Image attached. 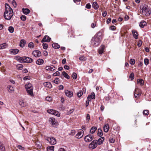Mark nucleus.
<instances>
[{"instance_id":"423d86ee","label":"nucleus","mask_w":151,"mask_h":151,"mask_svg":"<svg viewBox=\"0 0 151 151\" xmlns=\"http://www.w3.org/2000/svg\"><path fill=\"white\" fill-rule=\"evenodd\" d=\"M47 141L52 145H54L56 143V141L55 138L53 137H48L47 139Z\"/></svg>"},{"instance_id":"bf43d9fd","label":"nucleus","mask_w":151,"mask_h":151,"mask_svg":"<svg viewBox=\"0 0 151 151\" xmlns=\"http://www.w3.org/2000/svg\"><path fill=\"white\" fill-rule=\"evenodd\" d=\"M115 141V140L114 139H113V138H111V137L109 139V142H110L111 143H113Z\"/></svg>"},{"instance_id":"1a4fd4ad","label":"nucleus","mask_w":151,"mask_h":151,"mask_svg":"<svg viewBox=\"0 0 151 151\" xmlns=\"http://www.w3.org/2000/svg\"><path fill=\"white\" fill-rule=\"evenodd\" d=\"M141 91L140 89L138 88H136L135 89L134 92V96L135 98L137 97L138 96H139L141 95Z\"/></svg>"},{"instance_id":"cd10ccee","label":"nucleus","mask_w":151,"mask_h":151,"mask_svg":"<svg viewBox=\"0 0 151 151\" xmlns=\"http://www.w3.org/2000/svg\"><path fill=\"white\" fill-rule=\"evenodd\" d=\"M49 121L51 122L52 125L55 124L56 123V121L54 118L52 117L49 119Z\"/></svg>"},{"instance_id":"3c124183","label":"nucleus","mask_w":151,"mask_h":151,"mask_svg":"<svg viewBox=\"0 0 151 151\" xmlns=\"http://www.w3.org/2000/svg\"><path fill=\"white\" fill-rule=\"evenodd\" d=\"M60 74V73L58 71H57L56 72L54 73L53 74V76H57L59 75Z\"/></svg>"},{"instance_id":"393cba45","label":"nucleus","mask_w":151,"mask_h":151,"mask_svg":"<svg viewBox=\"0 0 151 151\" xmlns=\"http://www.w3.org/2000/svg\"><path fill=\"white\" fill-rule=\"evenodd\" d=\"M22 10L24 14L26 15L28 14L30 12V10L27 8H26L25 9L23 8L22 9Z\"/></svg>"},{"instance_id":"0eeeda50","label":"nucleus","mask_w":151,"mask_h":151,"mask_svg":"<svg viewBox=\"0 0 151 151\" xmlns=\"http://www.w3.org/2000/svg\"><path fill=\"white\" fill-rule=\"evenodd\" d=\"M47 112L48 113H49L50 114H53L57 116L58 117L60 116V114H59V112L58 111L54 110H47Z\"/></svg>"},{"instance_id":"e433bc0d","label":"nucleus","mask_w":151,"mask_h":151,"mask_svg":"<svg viewBox=\"0 0 151 151\" xmlns=\"http://www.w3.org/2000/svg\"><path fill=\"white\" fill-rule=\"evenodd\" d=\"M5 147L1 142L0 141V151H4Z\"/></svg>"},{"instance_id":"49530a36","label":"nucleus","mask_w":151,"mask_h":151,"mask_svg":"<svg viewBox=\"0 0 151 151\" xmlns=\"http://www.w3.org/2000/svg\"><path fill=\"white\" fill-rule=\"evenodd\" d=\"M53 82L56 84H58L59 83V78H56L55 80L53 81Z\"/></svg>"},{"instance_id":"37998d69","label":"nucleus","mask_w":151,"mask_h":151,"mask_svg":"<svg viewBox=\"0 0 151 151\" xmlns=\"http://www.w3.org/2000/svg\"><path fill=\"white\" fill-rule=\"evenodd\" d=\"M43 48L45 50L47 49L48 48V45L45 43H44L42 44Z\"/></svg>"},{"instance_id":"bb28decb","label":"nucleus","mask_w":151,"mask_h":151,"mask_svg":"<svg viewBox=\"0 0 151 151\" xmlns=\"http://www.w3.org/2000/svg\"><path fill=\"white\" fill-rule=\"evenodd\" d=\"M44 63V60L42 59H39L36 61V64L38 65H42Z\"/></svg>"},{"instance_id":"a19ab883","label":"nucleus","mask_w":151,"mask_h":151,"mask_svg":"<svg viewBox=\"0 0 151 151\" xmlns=\"http://www.w3.org/2000/svg\"><path fill=\"white\" fill-rule=\"evenodd\" d=\"M98 132L97 134L100 137L102 136L103 133L101 129L99 128L98 129Z\"/></svg>"},{"instance_id":"473e14b6","label":"nucleus","mask_w":151,"mask_h":151,"mask_svg":"<svg viewBox=\"0 0 151 151\" xmlns=\"http://www.w3.org/2000/svg\"><path fill=\"white\" fill-rule=\"evenodd\" d=\"M52 47L55 49H59L60 46L57 43H54L52 45Z\"/></svg>"},{"instance_id":"39448f33","label":"nucleus","mask_w":151,"mask_h":151,"mask_svg":"<svg viewBox=\"0 0 151 151\" xmlns=\"http://www.w3.org/2000/svg\"><path fill=\"white\" fill-rule=\"evenodd\" d=\"M97 140H94L89 145V147L92 149L95 148L97 146Z\"/></svg>"},{"instance_id":"a211bd4d","label":"nucleus","mask_w":151,"mask_h":151,"mask_svg":"<svg viewBox=\"0 0 151 151\" xmlns=\"http://www.w3.org/2000/svg\"><path fill=\"white\" fill-rule=\"evenodd\" d=\"M147 25L146 22L144 20H142L140 22L139 26L141 28H144L147 26Z\"/></svg>"},{"instance_id":"ddd939ff","label":"nucleus","mask_w":151,"mask_h":151,"mask_svg":"<svg viewBox=\"0 0 151 151\" xmlns=\"http://www.w3.org/2000/svg\"><path fill=\"white\" fill-rule=\"evenodd\" d=\"M24 63H31L33 61V60L30 58L28 57H26V56L24 57Z\"/></svg>"},{"instance_id":"f8f14e48","label":"nucleus","mask_w":151,"mask_h":151,"mask_svg":"<svg viewBox=\"0 0 151 151\" xmlns=\"http://www.w3.org/2000/svg\"><path fill=\"white\" fill-rule=\"evenodd\" d=\"M51 40V38L49 36L47 35H45L42 40L41 42L42 43L44 42H49Z\"/></svg>"},{"instance_id":"680f3d73","label":"nucleus","mask_w":151,"mask_h":151,"mask_svg":"<svg viewBox=\"0 0 151 151\" xmlns=\"http://www.w3.org/2000/svg\"><path fill=\"white\" fill-rule=\"evenodd\" d=\"M79 59L80 60L85 61V58L84 57H81L79 58Z\"/></svg>"},{"instance_id":"72a5a7b5","label":"nucleus","mask_w":151,"mask_h":151,"mask_svg":"<svg viewBox=\"0 0 151 151\" xmlns=\"http://www.w3.org/2000/svg\"><path fill=\"white\" fill-rule=\"evenodd\" d=\"M62 74L65 78L67 79H69L70 78L69 76L65 72L63 71L62 73Z\"/></svg>"},{"instance_id":"79ce46f5","label":"nucleus","mask_w":151,"mask_h":151,"mask_svg":"<svg viewBox=\"0 0 151 151\" xmlns=\"http://www.w3.org/2000/svg\"><path fill=\"white\" fill-rule=\"evenodd\" d=\"M28 47L30 48H33L34 47V45L32 42H30L28 44Z\"/></svg>"},{"instance_id":"0e129e2a","label":"nucleus","mask_w":151,"mask_h":151,"mask_svg":"<svg viewBox=\"0 0 151 151\" xmlns=\"http://www.w3.org/2000/svg\"><path fill=\"white\" fill-rule=\"evenodd\" d=\"M63 86L62 85H60L59 86V90H63Z\"/></svg>"},{"instance_id":"f3484780","label":"nucleus","mask_w":151,"mask_h":151,"mask_svg":"<svg viewBox=\"0 0 151 151\" xmlns=\"http://www.w3.org/2000/svg\"><path fill=\"white\" fill-rule=\"evenodd\" d=\"M45 68L46 70L48 71H53L55 69V67L53 65H51L50 66H46Z\"/></svg>"},{"instance_id":"f03ea898","label":"nucleus","mask_w":151,"mask_h":151,"mask_svg":"<svg viewBox=\"0 0 151 151\" xmlns=\"http://www.w3.org/2000/svg\"><path fill=\"white\" fill-rule=\"evenodd\" d=\"M140 9L142 10V14L149 16L151 14V9L145 4H142L140 6Z\"/></svg>"},{"instance_id":"4d7b16f0","label":"nucleus","mask_w":151,"mask_h":151,"mask_svg":"<svg viewBox=\"0 0 151 151\" xmlns=\"http://www.w3.org/2000/svg\"><path fill=\"white\" fill-rule=\"evenodd\" d=\"M8 88H9V89L11 91H12L14 90V88L11 86H8Z\"/></svg>"},{"instance_id":"a18cd8bd","label":"nucleus","mask_w":151,"mask_h":151,"mask_svg":"<svg viewBox=\"0 0 151 151\" xmlns=\"http://www.w3.org/2000/svg\"><path fill=\"white\" fill-rule=\"evenodd\" d=\"M149 113V111L148 110H144L143 112V115H148Z\"/></svg>"},{"instance_id":"e2e57ef3","label":"nucleus","mask_w":151,"mask_h":151,"mask_svg":"<svg viewBox=\"0 0 151 151\" xmlns=\"http://www.w3.org/2000/svg\"><path fill=\"white\" fill-rule=\"evenodd\" d=\"M43 54L45 56H47L48 55V53L46 50H44L43 52Z\"/></svg>"},{"instance_id":"c9c22d12","label":"nucleus","mask_w":151,"mask_h":151,"mask_svg":"<svg viewBox=\"0 0 151 151\" xmlns=\"http://www.w3.org/2000/svg\"><path fill=\"white\" fill-rule=\"evenodd\" d=\"M7 46L6 43H3L0 45V49H3L5 48Z\"/></svg>"},{"instance_id":"13d9d810","label":"nucleus","mask_w":151,"mask_h":151,"mask_svg":"<svg viewBox=\"0 0 151 151\" xmlns=\"http://www.w3.org/2000/svg\"><path fill=\"white\" fill-rule=\"evenodd\" d=\"M91 100L90 99H88V100L86 101V106L87 107L89 105V102Z\"/></svg>"},{"instance_id":"6ab92c4d","label":"nucleus","mask_w":151,"mask_h":151,"mask_svg":"<svg viewBox=\"0 0 151 151\" xmlns=\"http://www.w3.org/2000/svg\"><path fill=\"white\" fill-rule=\"evenodd\" d=\"M132 32L133 35V36L134 38L137 39L138 38V34L137 31L134 30L133 29L132 31Z\"/></svg>"},{"instance_id":"f704fd0d","label":"nucleus","mask_w":151,"mask_h":151,"mask_svg":"<svg viewBox=\"0 0 151 151\" xmlns=\"http://www.w3.org/2000/svg\"><path fill=\"white\" fill-rule=\"evenodd\" d=\"M17 147L20 150H22V151H25V149L24 147L20 145H17Z\"/></svg>"},{"instance_id":"c756f323","label":"nucleus","mask_w":151,"mask_h":151,"mask_svg":"<svg viewBox=\"0 0 151 151\" xmlns=\"http://www.w3.org/2000/svg\"><path fill=\"white\" fill-rule=\"evenodd\" d=\"M92 6L95 9H97L99 8V5L96 2H94L93 3Z\"/></svg>"},{"instance_id":"9b49d317","label":"nucleus","mask_w":151,"mask_h":151,"mask_svg":"<svg viewBox=\"0 0 151 151\" xmlns=\"http://www.w3.org/2000/svg\"><path fill=\"white\" fill-rule=\"evenodd\" d=\"M84 132L83 130L79 131L76 136V137L77 139H80L83 136Z\"/></svg>"},{"instance_id":"5fc2aeb1","label":"nucleus","mask_w":151,"mask_h":151,"mask_svg":"<svg viewBox=\"0 0 151 151\" xmlns=\"http://www.w3.org/2000/svg\"><path fill=\"white\" fill-rule=\"evenodd\" d=\"M12 4L14 7L15 8L17 6V4L16 2L14 0H13L12 1Z\"/></svg>"},{"instance_id":"6e6552de","label":"nucleus","mask_w":151,"mask_h":151,"mask_svg":"<svg viewBox=\"0 0 151 151\" xmlns=\"http://www.w3.org/2000/svg\"><path fill=\"white\" fill-rule=\"evenodd\" d=\"M93 138V137L91 134H88L84 138L85 141L86 142H90L91 141Z\"/></svg>"},{"instance_id":"58836bf2","label":"nucleus","mask_w":151,"mask_h":151,"mask_svg":"<svg viewBox=\"0 0 151 151\" xmlns=\"http://www.w3.org/2000/svg\"><path fill=\"white\" fill-rule=\"evenodd\" d=\"M23 67V65L21 64H18L16 66L17 69L19 70H21L22 69Z\"/></svg>"},{"instance_id":"9d476101","label":"nucleus","mask_w":151,"mask_h":151,"mask_svg":"<svg viewBox=\"0 0 151 151\" xmlns=\"http://www.w3.org/2000/svg\"><path fill=\"white\" fill-rule=\"evenodd\" d=\"M32 54L35 57H38L41 56V52L39 50H35L32 52Z\"/></svg>"},{"instance_id":"4c0bfd02","label":"nucleus","mask_w":151,"mask_h":151,"mask_svg":"<svg viewBox=\"0 0 151 151\" xmlns=\"http://www.w3.org/2000/svg\"><path fill=\"white\" fill-rule=\"evenodd\" d=\"M54 146H51L48 147H47V151H54Z\"/></svg>"},{"instance_id":"8fccbe9b","label":"nucleus","mask_w":151,"mask_h":151,"mask_svg":"<svg viewBox=\"0 0 151 151\" xmlns=\"http://www.w3.org/2000/svg\"><path fill=\"white\" fill-rule=\"evenodd\" d=\"M144 63L146 65H148L149 64V60L147 58L145 59H144Z\"/></svg>"},{"instance_id":"2eb2a0df","label":"nucleus","mask_w":151,"mask_h":151,"mask_svg":"<svg viewBox=\"0 0 151 151\" xmlns=\"http://www.w3.org/2000/svg\"><path fill=\"white\" fill-rule=\"evenodd\" d=\"M65 93L66 95L69 97H71L73 95V93L72 91L68 90L65 91Z\"/></svg>"},{"instance_id":"6e6d98bb","label":"nucleus","mask_w":151,"mask_h":151,"mask_svg":"<svg viewBox=\"0 0 151 151\" xmlns=\"http://www.w3.org/2000/svg\"><path fill=\"white\" fill-rule=\"evenodd\" d=\"M86 7L88 9H90L91 8V5L89 3H88L86 4Z\"/></svg>"},{"instance_id":"7ed1b4c3","label":"nucleus","mask_w":151,"mask_h":151,"mask_svg":"<svg viewBox=\"0 0 151 151\" xmlns=\"http://www.w3.org/2000/svg\"><path fill=\"white\" fill-rule=\"evenodd\" d=\"M4 15L5 19L7 20H10L13 15L12 9L11 8H6Z\"/></svg>"},{"instance_id":"20e7f679","label":"nucleus","mask_w":151,"mask_h":151,"mask_svg":"<svg viewBox=\"0 0 151 151\" xmlns=\"http://www.w3.org/2000/svg\"><path fill=\"white\" fill-rule=\"evenodd\" d=\"M25 88L29 94L31 96H32L33 95V87L32 86L31 84L30 83H28L26 85Z\"/></svg>"},{"instance_id":"c03bdc74","label":"nucleus","mask_w":151,"mask_h":151,"mask_svg":"<svg viewBox=\"0 0 151 151\" xmlns=\"http://www.w3.org/2000/svg\"><path fill=\"white\" fill-rule=\"evenodd\" d=\"M130 63L132 65H134L135 62V61L134 59H131L129 61Z\"/></svg>"},{"instance_id":"5701e85b","label":"nucleus","mask_w":151,"mask_h":151,"mask_svg":"<svg viewBox=\"0 0 151 151\" xmlns=\"http://www.w3.org/2000/svg\"><path fill=\"white\" fill-rule=\"evenodd\" d=\"M16 58L17 60L20 63H22L25 62V61H24V57H20L17 56L16 57Z\"/></svg>"},{"instance_id":"aec40b11","label":"nucleus","mask_w":151,"mask_h":151,"mask_svg":"<svg viewBox=\"0 0 151 151\" xmlns=\"http://www.w3.org/2000/svg\"><path fill=\"white\" fill-rule=\"evenodd\" d=\"M43 85L49 88H51L52 87L51 84L50 82H45L43 83Z\"/></svg>"},{"instance_id":"864d4df0","label":"nucleus","mask_w":151,"mask_h":151,"mask_svg":"<svg viewBox=\"0 0 151 151\" xmlns=\"http://www.w3.org/2000/svg\"><path fill=\"white\" fill-rule=\"evenodd\" d=\"M129 78H131L132 80L134 79V75L133 73H131L130 74Z\"/></svg>"},{"instance_id":"dca6fc26","label":"nucleus","mask_w":151,"mask_h":151,"mask_svg":"<svg viewBox=\"0 0 151 151\" xmlns=\"http://www.w3.org/2000/svg\"><path fill=\"white\" fill-rule=\"evenodd\" d=\"M95 98V95L94 92L91 93V95H89L87 98V99L91 100V99H93Z\"/></svg>"},{"instance_id":"7c9ffc66","label":"nucleus","mask_w":151,"mask_h":151,"mask_svg":"<svg viewBox=\"0 0 151 151\" xmlns=\"http://www.w3.org/2000/svg\"><path fill=\"white\" fill-rule=\"evenodd\" d=\"M26 43V42L24 40H21L20 41V46L22 47L24 46V45Z\"/></svg>"},{"instance_id":"09e8293b","label":"nucleus","mask_w":151,"mask_h":151,"mask_svg":"<svg viewBox=\"0 0 151 151\" xmlns=\"http://www.w3.org/2000/svg\"><path fill=\"white\" fill-rule=\"evenodd\" d=\"M76 133V131L75 130H71L70 133H69V134L71 135H74Z\"/></svg>"},{"instance_id":"774afa93","label":"nucleus","mask_w":151,"mask_h":151,"mask_svg":"<svg viewBox=\"0 0 151 151\" xmlns=\"http://www.w3.org/2000/svg\"><path fill=\"white\" fill-rule=\"evenodd\" d=\"M90 115L89 114H87L86 116V120L88 121L90 119Z\"/></svg>"},{"instance_id":"69168bd1","label":"nucleus","mask_w":151,"mask_h":151,"mask_svg":"<svg viewBox=\"0 0 151 151\" xmlns=\"http://www.w3.org/2000/svg\"><path fill=\"white\" fill-rule=\"evenodd\" d=\"M107 12L105 11L102 13V16L103 17H105L106 16L107 14Z\"/></svg>"},{"instance_id":"052dcab7","label":"nucleus","mask_w":151,"mask_h":151,"mask_svg":"<svg viewBox=\"0 0 151 151\" xmlns=\"http://www.w3.org/2000/svg\"><path fill=\"white\" fill-rule=\"evenodd\" d=\"M142 41L140 40L138 42L137 45L138 47H140L142 45Z\"/></svg>"},{"instance_id":"de8ad7c7","label":"nucleus","mask_w":151,"mask_h":151,"mask_svg":"<svg viewBox=\"0 0 151 151\" xmlns=\"http://www.w3.org/2000/svg\"><path fill=\"white\" fill-rule=\"evenodd\" d=\"M72 77L74 79H76L77 78V75L75 73H73L72 75Z\"/></svg>"},{"instance_id":"ea45409f","label":"nucleus","mask_w":151,"mask_h":151,"mask_svg":"<svg viewBox=\"0 0 151 151\" xmlns=\"http://www.w3.org/2000/svg\"><path fill=\"white\" fill-rule=\"evenodd\" d=\"M83 94V93L82 90H80L77 93V96L79 97H81Z\"/></svg>"},{"instance_id":"b1692460","label":"nucleus","mask_w":151,"mask_h":151,"mask_svg":"<svg viewBox=\"0 0 151 151\" xmlns=\"http://www.w3.org/2000/svg\"><path fill=\"white\" fill-rule=\"evenodd\" d=\"M10 52L14 55L17 54L19 51V50L17 49H11L9 50Z\"/></svg>"},{"instance_id":"4468645a","label":"nucleus","mask_w":151,"mask_h":151,"mask_svg":"<svg viewBox=\"0 0 151 151\" xmlns=\"http://www.w3.org/2000/svg\"><path fill=\"white\" fill-rule=\"evenodd\" d=\"M105 47L104 45H101L99 49V53L100 54H102L104 52Z\"/></svg>"},{"instance_id":"c85d7f7f","label":"nucleus","mask_w":151,"mask_h":151,"mask_svg":"<svg viewBox=\"0 0 151 151\" xmlns=\"http://www.w3.org/2000/svg\"><path fill=\"white\" fill-rule=\"evenodd\" d=\"M19 103L20 105L23 107L27 105L26 103L23 100L19 101Z\"/></svg>"},{"instance_id":"4be33fe9","label":"nucleus","mask_w":151,"mask_h":151,"mask_svg":"<svg viewBox=\"0 0 151 151\" xmlns=\"http://www.w3.org/2000/svg\"><path fill=\"white\" fill-rule=\"evenodd\" d=\"M109 129V125L108 124H105L104 127V130L105 132H107Z\"/></svg>"},{"instance_id":"412c9836","label":"nucleus","mask_w":151,"mask_h":151,"mask_svg":"<svg viewBox=\"0 0 151 151\" xmlns=\"http://www.w3.org/2000/svg\"><path fill=\"white\" fill-rule=\"evenodd\" d=\"M104 139V137H101V138H99L98 140H97V144H98L99 145H101Z\"/></svg>"},{"instance_id":"603ef678","label":"nucleus","mask_w":151,"mask_h":151,"mask_svg":"<svg viewBox=\"0 0 151 151\" xmlns=\"http://www.w3.org/2000/svg\"><path fill=\"white\" fill-rule=\"evenodd\" d=\"M21 19L23 21H25L26 20V17L25 15H22L20 17Z\"/></svg>"},{"instance_id":"2f4dec72","label":"nucleus","mask_w":151,"mask_h":151,"mask_svg":"<svg viewBox=\"0 0 151 151\" xmlns=\"http://www.w3.org/2000/svg\"><path fill=\"white\" fill-rule=\"evenodd\" d=\"M97 129V127H92L90 131V133L91 134L94 133L96 130Z\"/></svg>"},{"instance_id":"a878e982","label":"nucleus","mask_w":151,"mask_h":151,"mask_svg":"<svg viewBox=\"0 0 151 151\" xmlns=\"http://www.w3.org/2000/svg\"><path fill=\"white\" fill-rule=\"evenodd\" d=\"M137 83L139 84L141 86H142L144 85V81L142 79H138L137 80Z\"/></svg>"},{"instance_id":"338daca9","label":"nucleus","mask_w":151,"mask_h":151,"mask_svg":"<svg viewBox=\"0 0 151 151\" xmlns=\"http://www.w3.org/2000/svg\"><path fill=\"white\" fill-rule=\"evenodd\" d=\"M64 68L65 69H66V70H68L69 69V67L67 65H64Z\"/></svg>"},{"instance_id":"f257e3e1","label":"nucleus","mask_w":151,"mask_h":151,"mask_svg":"<svg viewBox=\"0 0 151 151\" xmlns=\"http://www.w3.org/2000/svg\"><path fill=\"white\" fill-rule=\"evenodd\" d=\"M101 35L102 33L99 32L92 37L91 42L92 45L94 47H97L99 45L102 39Z\"/></svg>"}]
</instances>
